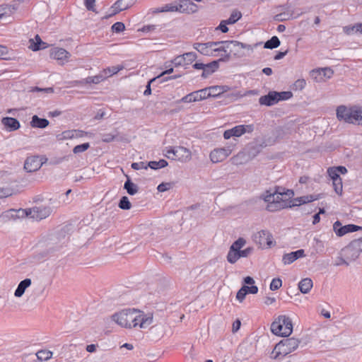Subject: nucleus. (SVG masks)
I'll list each match as a JSON object with an SVG mask.
<instances>
[{"label":"nucleus","mask_w":362,"mask_h":362,"mask_svg":"<svg viewBox=\"0 0 362 362\" xmlns=\"http://www.w3.org/2000/svg\"><path fill=\"white\" fill-rule=\"evenodd\" d=\"M117 325L125 328L139 326L145 328L153 322V315H146L143 311L136 308H125L115 313L111 317Z\"/></svg>","instance_id":"nucleus-1"},{"label":"nucleus","mask_w":362,"mask_h":362,"mask_svg":"<svg viewBox=\"0 0 362 362\" xmlns=\"http://www.w3.org/2000/svg\"><path fill=\"white\" fill-rule=\"evenodd\" d=\"M337 117L339 121L349 124H362V106H351L347 107L340 105L337 109Z\"/></svg>","instance_id":"nucleus-2"},{"label":"nucleus","mask_w":362,"mask_h":362,"mask_svg":"<svg viewBox=\"0 0 362 362\" xmlns=\"http://www.w3.org/2000/svg\"><path fill=\"white\" fill-rule=\"evenodd\" d=\"M299 343L300 341L293 337L282 339L274 346L272 357L278 359L286 356L298 348Z\"/></svg>","instance_id":"nucleus-3"},{"label":"nucleus","mask_w":362,"mask_h":362,"mask_svg":"<svg viewBox=\"0 0 362 362\" xmlns=\"http://www.w3.org/2000/svg\"><path fill=\"white\" fill-rule=\"evenodd\" d=\"M165 156L168 159L176 160L182 163L189 161L192 158L191 151L184 146L169 147Z\"/></svg>","instance_id":"nucleus-4"},{"label":"nucleus","mask_w":362,"mask_h":362,"mask_svg":"<svg viewBox=\"0 0 362 362\" xmlns=\"http://www.w3.org/2000/svg\"><path fill=\"white\" fill-rule=\"evenodd\" d=\"M228 86H214L208 88H203L206 90V99L208 98H216L223 95L225 97L230 98L231 100H236L239 95L238 93H227L224 94L227 90Z\"/></svg>","instance_id":"nucleus-5"},{"label":"nucleus","mask_w":362,"mask_h":362,"mask_svg":"<svg viewBox=\"0 0 362 362\" xmlns=\"http://www.w3.org/2000/svg\"><path fill=\"white\" fill-rule=\"evenodd\" d=\"M255 129L254 124H240L230 129H227L223 133L225 139H229L233 136L239 137L245 133H252Z\"/></svg>","instance_id":"nucleus-6"},{"label":"nucleus","mask_w":362,"mask_h":362,"mask_svg":"<svg viewBox=\"0 0 362 362\" xmlns=\"http://www.w3.org/2000/svg\"><path fill=\"white\" fill-rule=\"evenodd\" d=\"M272 189L266 190L262 194L259 198L267 203L266 209L270 212H275L281 210L279 202H274V196Z\"/></svg>","instance_id":"nucleus-7"},{"label":"nucleus","mask_w":362,"mask_h":362,"mask_svg":"<svg viewBox=\"0 0 362 362\" xmlns=\"http://www.w3.org/2000/svg\"><path fill=\"white\" fill-rule=\"evenodd\" d=\"M333 75L334 71L329 67L319 68L310 71L311 78L317 83L331 78Z\"/></svg>","instance_id":"nucleus-8"},{"label":"nucleus","mask_w":362,"mask_h":362,"mask_svg":"<svg viewBox=\"0 0 362 362\" xmlns=\"http://www.w3.org/2000/svg\"><path fill=\"white\" fill-rule=\"evenodd\" d=\"M197 57V55L195 52H186L182 55L177 56L171 61V62L175 65V66H182L187 69V66L194 62Z\"/></svg>","instance_id":"nucleus-9"},{"label":"nucleus","mask_w":362,"mask_h":362,"mask_svg":"<svg viewBox=\"0 0 362 362\" xmlns=\"http://www.w3.org/2000/svg\"><path fill=\"white\" fill-rule=\"evenodd\" d=\"M333 230L337 236L341 237L346 233L362 230V227L355 224H347L342 226L339 221H337L333 225Z\"/></svg>","instance_id":"nucleus-10"},{"label":"nucleus","mask_w":362,"mask_h":362,"mask_svg":"<svg viewBox=\"0 0 362 362\" xmlns=\"http://www.w3.org/2000/svg\"><path fill=\"white\" fill-rule=\"evenodd\" d=\"M215 42H220L218 46V47L214 48V53L218 52H223L226 54L228 53L227 50L231 45L233 47H241V48H247V49H252L251 45L245 44L236 40H226V41H216Z\"/></svg>","instance_id":"nucleus-11"},{"label":"nucleus","mask_w":362,"mask_h":362,"mask_svg":"<svg viewBox=\"0 0 362 362\" xmlns=\"http://www.w3.org/2000/svg\"><path fill=\"white\" fill-rule=\"evenodd\" d=\"M255 241L261 246H267L271 247L275 245L273 241L272 234L267 230H262L259 231L255 236Z\"/></svg>","instance_id":"nucleus-12"},{"label":"nucleus","mask_w":362,"mask_h":362,"mask_svg":"<svg viewBox=\"0 0 362 362\" xmlns=\"http://www.w3.org/2000/svg\"><path fill=\"white\" fill-rule=\"evenodd\" d=\"M220 42H207L205 43L195 42L193 44V48L200 54L205 56H216L214 54V47L219 45Z\"/></svg>","instance_id":"nucleus-13"},{"label":"nucleus","mask_w":362,"mask_h":362,"mask_svg":"<svg viewBox=\"0 0 362 362\" xmlns=\"http://www.w3.org/2000/svg\"><path fill=\"white\" fill-rule=\"evenodd\" d=\"M356 243L352 241L341 250L340 255L345 257L349 262L355 261L360 255L361 252L355 247Z\"/></svg>","instance_id":"nucleus-14"},{"label":"nucleus","mask_w":362,"mask_h":362,"mask_svg":"<svg viewBox=\"0 0 362 362\" xmlns=\"http://www.w3.org/2000/svg\"><path fill=\"white\" fill-rule=\"evenodd\" d=\"M42 165V159L38 156H29L24 163V169L29 173L35 172Z\"/></svg>","instance_id":"nucleus-15"},{"label":"nucleus","mask_w":362,"mask_h":362,"mask_svg":"<svg viewBox=\"0 0 362 362\" xmlns=\"http://www.w3.org/2000/svg\"><path fill=\"white\" fill-rule=\"evenodd\" d=\"M206 90H198L193 91L178 100L176 103H192L201 101L206 99Z\"/></svg>","instance_id":"nucleus-16"},{"label":"nucleus","mask_w":362,"mask_h":362,"mask_svg":"<svg viewBox=\"0 0 362 362\" xmlns=\"http://www.w3.org/2000/svg\"><path fill=\"white\" fill-rule=\"evenodd\" d=\"M230 151L226 148H216L209 155L212 163H216L224 160L230 154Z\"/></svg>","instance_id":"nucleus-17"},{"label":"nucleus","mask_w":362,"mask_h":362,"mask_svg":"<svg viewBox=\"0 0 362 362\" xmlns=\"http://www.w3.org/2000/svg\"><path fill=\"white\" fill-rule=\"evenodd\" d=\"M136 0H117L112 6L114 12L109 15L112 16L122 11L127 10L136 3Z\"/></svg>","instance_id":"nucleus-18"},{"label":"nucleus","mask_w":362,"mask_h":362,"mask_svg":"<svg viewBox=\"0 0 362 362\" xmlns=\"http://www.w3.org/2000/svg\"><path fill=\"white\" fill-rule=\"evenodd\" d=\"M1 124L7 132H13L21 127L19 121L14 117H4L1 119Z\"/></svg>","instance_id":"nucleus-19"},{"label":"nucleus","mask_w":362,"mask_h":362,"mask_svg":"<svg viewBox=\"0 0 362 362\" xmlns=\"http://www.w3.org/2000/svg\"><path fill=\"white\" fill-rule=\"evenodd\" d=\"M49 55L51 58L60 61L62 63H64V62L71 56L69 52L60 47L52 49Z\"/></svg>","instance_id":"nucleus-20"},{"label":"nucleus","mask_w":362,"mask_h":362,"mask_svg":"<svg viewBox=\"0 0 362 362\" xmlns=\"http://www.w3.org/2000/svg\"><path fill=\"white\" fill-rule=\"evenodd\" d=\"M305 256V251L303 249L298 250L290 253H286L283 255L282 262L284 264H290L300 257Z\"/></svg>","instance_id":"nucleus-21"},{"label":"nucleus","mask_w":362,"mask_h":362,"mask_svg":"<svg viewBox=\"0 0 362 362\" xmlns=\"http://www.w3.org/2000/svg\"><path fill=\"white\" fill-rule=\"evenodd\" d=\"M178 7L180 13H193L198 10V6L191 0H181Z\"/></svg>","instance_id":"nucleus-22"},{"label":"nucleus","mask_w":362,"mask_h":362,"mask_svg":"<svg viewBox=\"0 0 362 362\" xmlns=\"http://www.w3.org/2000/svg\"><path fill=\"white\" fill-rule=\"evenodd\" d=\"M255 280L252 277L247 276L243 279V291L246 294H256L258 292V287L254 285Z\"/></svg>","instance_id":"nucleus-23"},{"label":"nucleus","mask_w":362,"mask_h":362,"mask_svg":"<svg viewBox=\"0 0 362 362\" xmlns=\"http://www.w3.org/2000/svg\"><path fill=\"white\" fill-rule=\"evenodd\" d=\"M34 214L33 218L36 220H42L49 216L52 209L49 206H41L33 207Z\"/></svg>","instance_id":"nucleus-24"},{"label":"nucleus","mask_w":362,"mask_h":362,"mask_svg":"<svg viewBox=\"0 0 362 362\" xmlns=\"http://www.w3.org/2000/svg\"><path fill=\"white\" fill-rule=\"evenodd\" d=\"M259 103L261 105L267 107L272 106L277 103L276 91L271 90L267 95H262L259 98Z\"/></svg>","instance_id":"nucleus-25"},{"label":"nucleus","mask_w":362,"mask_h":362,"mask_svg":"<svg viewBox=\"0 0 362 362\" xmlns=\"http://www.w3.org/2000/svg\"><path fill=\"white\" fill-rule=\"evenodd\" d=\"M221 61H223V59H219L218 60L213 61L210 63H208L205 64L206 66H204L202 70V77L204 78H207L209 76L211 75L213 73H214L218 69V63Z\"/></svg>","instance_id":"nucleus-26"},{"label":"nucleus","mask_w":362,"mask_h":362,"mask_svg":"<svg viewBox=\"0 0 362 362\" xmlns=\"http://www.w3.org/2000/svg\"><path fill=\"white\" fill-rule=\"evenodd\" d=\"M279 320L281 321L284 337H288L293 332V324L291 318L286 315H280Z\"/></svg>","instance_id":"nucleus-27"},{"label":"nucleus","mask_w":362,"mask_h":362,"mask_svg":"<svg viewBox=\"0 0 362 362\" xmlns=\"http://www.w3.org/2000/svg\"><path fill=\"white\" fill-rule=\"evenodd\" d=\"M31 284L32 281L29 278H26L21 281L18 284L17 288L15 290L14 296L17 298L21 297L24 294L25 290L30 286Z\"/></svg>","instance_id":"nucleus-28"},{"label":"nucleus","mask_w":362,"mask_h":362,"mask_svg":"<svg viewBox=\"0 0 362 362\" xmlns=\"http://www.w3.org/2000/svg\"><path fill=\"white\" fill-rule=\"evenodd\" d=\"M49 124L48 119L39 117L37 115H33L30 121V126L33 128L45 129Z\"/></svg>","instance_id":"nucleus-29"},{"label":"nucleus","mask_w":362,"mask_h":362,"mask_svg":"<svg viewBox=\"0 0 362 362\" xmlns=\"http://www.w3.org/2000/svg\"><path fill=\"white\" fill-rule=\"evenodd\" d=\"M124 189L131 196L136 194L139 191V187L132 181L128 175H127V180L124 184Z\"/></svg>","instance_id":"nucleus-30"},{"label":"nucleus","mask_w":362,"mask_h":362,"mask_svg":"<svg viewBox=\"0 0 362 362\" xmlns=\"http://www.w3.org/2000/svg\"><path fill=\"white\" fill-rule=\"evenodd\" d=\"M313 281L310 278L303 279L298 284V288L302 293L306 294L313 288Z\"/></svg>","instance_id":"nucleus-31"},{"label":"nucleus","mask_w":362,"mask_h":362,"mask_svg":"<svg viewBox=\"0 0 362 362\" xmlns=\"http://www.w3.org/2000/svg\"><path fill=\"white\" fill-rule=\"evenodd\" d=\"M16 216L18 215H16V209H11L2 212L0 215V219L1 222L6 223L10 221H16Z\"/></svg>","instance_id":"nucleus-32"},{"label":"nucleus","mask_w":362,"mask_h":362,"mask_svg":"<svg viewBox=\"0 0 362 362\" xmlns=\"http://www.w3.org/2000/svg\"><path fill=\"white\" fill-rule=\"evenodd\" d=\"M179 11L178 4H168L165 6L156 8L152 10L153 13H158L162 12H175Z\"/></svg>","instance_id":"nucleus-33"},{"label":"nucleus","mask_w":362,"mask_h":362,"mask_svg":"<svg viewBox=\"0 0 362 362\" xmlns=\"http://www.w3.org/2000/svg\"><path fill=\"white\" fill-rule=\"evenodd\" d=\"M35 42L33 40H30V47L33 51H38L47 47L46 42H43L38 35H35Z\"/></svg>","instance_id":"nucleus-34"},{"label":"nucleus","mask_w":362,"mask_h":362,"mask_svg":"<svg viewBox=\"0 0 362 362\" xmlns=\"http://www.w3.org/2000/svg\"><path fill=\"white\" fill-rule=\"evenodd\" d=\"M271 331L272 332L276 335L280 337H284V329L283 325L281 324V321H280L279 319L278 320L274 321L271 325Z\"/></svg>","instance_id":"nucleus-35"},{"label":"nucleus","mask_w":362,"mask_h":362,"mask_svg":"<svg viewBox=\"0 0 362 362\" xmlns=\"http://www.w3.org/2000/svg\"><path fill=\"white\" fill-rule=\"evenodd\" d=\"M274 193L275 194H280L281 196H285V197H288V199L291 198L294 195V192L292 189H286L281 186H275L274 189H272Z\"/></svg>","instance_id":"nucleus-36"},{"label":"nucleus","mask_w":362,"mask_h":362,"mask_svg":"<svg viewBox=\"0 0 362 362\" xmlns=\"http://www.w3.org/2000/svg\"><path fill=\"white\" fill-rule=\"evenodd\" d=\"M281 42L277 36H273L264 44V48L273 49L280 46Z\"/></svg>","instance_id":"nucleus-37"},{"label":"nucleus","mask_w":362,"mask_h":362,"mask_svg":"<svg viewBox=\"0 0 362 362\" xmlns=\"http://www.w3.org/2000/svg\"><path fill=\"white\" fill-rule=\"evenodd\" d=\"M168 163L164 159H160L158 161H149L148 166L153 170H158L168 166Z\"/></svg>","instance_id":"nucleus-38"},{"label":"nucleus","mask_w":362,"mask_h":362,"mask_svg":"<svg viewBox=\"0 0 362 362\" xmlns=\"http://www.w3.org/2000/svg\"><path fill=\"white\" fill-rule=\"evenodd\" d=\"M36 356L40 361H47L52 358V352L47 349H42L36 353Z\"/></svg>","instance_id":"nucleus-39"},{"label":"nucleus","mask_w":362,"mask_h":362,"mask_svg":"<svg viewBox=\"0 0 362 362\" xmlns=\"http://www.w3.org/2000/svg\"><path fill=\"white\" fill-rule=\"evenodd\" d=\"M240 257L239 251L232 250L229 249L227 254V261L230 264H235Z\"/></svg>","instance_id":"nucleus-40"},{"label":"nucleus","mask_w":362,"mask_h":362,"mask_svg":"<svg viewBox=\"0 0 362 362\" xmlns=\"http://www.w3.org/2000/svg\"><path fill=\"white\" fill-rule=\"evenodd\" d=\"M310 202V201L309 195L296 197L293 199V203L292 204V205L288 206V207L298 206L301 204H305Z\"/></svg>","instance_id":"nucleus-41"},{"label":"nucleus","mask_w":362,"mask_h":362,"mask_svg":"<svg viewBox=\"0 0 362 362\" xmlns=\"http://www.w3.org/2000/svg\"><path fill=\"white\" fill-rule=\"evenodd\" d=\"M276 97L277 103L280 101L287 100L293 97V93L291 91H276Z\"/></svg>","instance_id":"nucleus-42"},{"label":"nucleus","mask_w":362,"mask_h":362,"mask_svg":"<svg viewBox=\"0 0 362 362\" xmlns=\"http://www.w3.org/2000/svg\"><path fill=\"white\" fill-rule=\"evenodd\" d=\"M118 206L123 210H129L132 207V204L127 196H123L119 199Z\"/></svg>","instance_id":"nucleus-43"},{"label":"nucleus","mask_w":362,"mask_h":362,"mask_svg":"<svg viewBox=\"0 0 362 362\" xmlns=\"http://www.w3.org/2000/svg\"><path fill=\"white\" fill-rule=\"evenodd\" d=\"M246 244V240L243 238H239L234 241L230 248L232 250L239 251Z\"/></svg>","instance_id":"nucleus-44"},{"label":"nucleus","mask_w":362,"mask_h":362,"mask_svg":"<svg viewBox=\"0 0 362 362\" xmlns=\"http://www.w3.org/2000/svg\"><path fill=\"white\" fill-rule=\"evenodd\" d=\"M242 18V13L240 11L235 10L233 11L230 17L226 20L229 25L235 23L239 19Z\"/></svg>","instance_id":"nucleus-45"},{"label":"nucleus","mask_w":362,"mask_h":362,"mask_svg":"<svg viewBox=\"0 0 362 362\" xmlns=\"http://www.w3.org/2000/svg\"><path fill=\"white\" fill-rule=\"evenodd\" d=\"M105 77H104L103 75H96L94 76H88L85 79L86 83H94L98 84L103 81L105 79Z\"/></svg>","instance_id":"nucleus-46"},{"label":"nucleus","mask_w":362,"mask_h":362,"mask_svg":"<svg viewBox=\"0 0 362 362\" xmlns=\"http://www.w3.org/2000/svg\"><path fill=\"white\" fill-rule=\"evenodd\" d=\"M159 25H144L140 30L144 33H158L160 31L161 28H158Z\"/></svg>","instance_id":"nucleus-47"},{"label":"nucleus","mask_w":362,"mask_h":362,"mask_svg":"<svg viewBox=\"0 0 362 362\" xmlns=\"http://www.w3.org/2000/svg\"><path fill=\"white\" fill-rule=\"evenodd\" d=\"M123 69L122 66H113L104 69V73L107 76H112L114 74H117L120 70Z\"/></svg>","instance_id":"nucleus-48"},{"label":"nucleus","mask_w":362,"mask_h":362,"mask_svg":"<svg viewBox=\"0 0 362 362\" xmlns=\"http://www.w3.org/2000/svg\"><path fill=\"white\" fill-rule=\"evenodd\" d=\"M332 185H333V188H334V192L339 194V195H341L342 194V191H343V184H342V180H334L332 181Z\"/></svg>","instance_id":"nucleus-49"},{"label":"nucleus","mask_w":362,"mask_h":362,"mask_svg":"<svg viewBox=\"0 0 362 362\" xmlns=\"http://www.w3.org/2000/svg\"><path fill=\"white\" fill-rule=\"evenodd\" d=\"M89 148H90V144L88 142L83 143V144L76 146L73 149V152L75 154H78V153L86 151Z\"/></svg>","instance_id":"nucleus-50"},{"label":"nucleus","mask_w":362,"mask_h":362,"mask_svg":"<svg viewBox=\"0 0 362 362\" xmlns=\"http://www.w3.org/2000/svg\"><path fill=\"white\" fill-rule=\"evenodd\" d=\"M306 85V81L303 78L296 80L292 86V89L294 90H301Z\"/></svg>","instance_id":"nucleus-51"},{"label":"nucleus","mask_w":362,"mask_h":362,"mask_svg":"<svg viewBox=\"0 0 362 362\" xmlns=\"http://www.w3.org/2000/svg\"><path fill=\"white\" fill-rule=\"evenodd\" d=\"M228 49H230L229 52L225 54L223 58H222L223 61L229 60L231 54H236L242 48L241 47H233V45H231Z\"/></svg>","instance_id":"nucleus-52"},{"label":"nucleus","mask_w":362,"mask_h":362,"mask_svg":"<svg viewBox=\"0 0 362 362\" xmlns=\"http://www.w3.org/2000/svg\"><path fill=\"white\" fill-rule=\"evenodd\" d=\"M282 286V281L279 278H274L272 280L269 286L271 291H276L281 288Z\"/></svg>","instance_id":"nucleus-53"},{"label":"nucleus","mask_w":362,"mask_h":362,"mask_svg":"<svg viewBox=\"0 0 362 362\" xmlns=\"http://www.w3.org/2000/svg\"><path fill=\"white\" fill-rule=\"evenodd\" d=\"M327 174L330 177L331 180L332 181L341 180V177L338 172L334 169V167H330L327 169Z\"/></svg>","instance_id":"nucleus-54"},{"label":"nucleus","mask_w":362,"mask_h":362,"mask_svg":"<svg viewBox=\"0 0 362 362\" xmlns=\"http://www.w3.org/2000/svg\"><path fill=\"white\" fill-rule=\"evenodd\" d=\"M113 33H119L125 29V25L122 22H116L111 27Z\"/></svg>","instance_id":"nucleus-55"},{"label":"nucleus","mask_w":362,"mask_h":362,"mask_svg":"<svg viewBox=\"0 0 362 362\" xmlns=\"http://www.w3.org/2000/svg\"><path fill=\"white\" fill-rule=\"evenodd\" d=\"M116 138V134L112 133L103 134L101 139L103 142L110 143L114 141Z\"/></svg>","instance_id":"nucleus-56"},{"label":"nucleus","mask_w":362,"mask_h":362,"mask_svg":"<svg viewBox=\"0 0 362 362\" xmlns=\"http://www.w3.org/2000/svg\"><path fill=\"white\" fill-rule=\"evenodd\" d=\"M172 187V183L170 182H162L157 187V190L160 192H164Z\"/></svg>","instance_id":"nucleus-57"},{"label":"nucleus","mask_w":362,"mask_h":362,"mask_svg":"<svg viewBox=\"0 0 362 362\" xmlns=\"http://www.w3.org/2000/svg\"><path fill=\"white\" fill-rule=\"evenodd\" d=\"M158 79V77H153L150 79L146 86V90L144 92V95L146 96L150 95L151 94V85Z\"/></svg>","instance_id":"nucleus-58"},{"label":"nucleus","mask_w":362,"mask_h":362,"mask_svg":"<svg viewBox=\"0 0 362 362\" xmlns=\"http://www.w3.org/2000/svg\"><path fill=\"white\" fill-rule=\"evenodd\" d=\"M274 134L276 139H282L286 135V132L283 127H279L275 129Z\"/></svg>","instance_id":"nucleus-59"},{"label":"nucleus","mask_w":362,"mask_h":362,"mask_svg":"<svg viewBox=\"0 0 362 362\" xmlns=\"http://www.w3.org/2000/svg\"><path fill=\"white\" fill-rule=\"evenodd\" d=\"M8 49L6 46L0 45V59H8L9 57H8Z\"/></svg>","instance_id":"nucleus-60"},{"label":"nucleus","mask_w":362,"mask_h":362,"mask_svg":"<svg viewBox=\"0 0 362 362\" xmlns=\"http://www.w3.org/2000/svg\"><path fill=\"white\" fill-rule=\"evenodd\" d=\"M132 168L134 170H138L141 169H147L148 164H146L144 162H139V163H132Z\"/></svg>","instance_id":"nucleus-61"},{"label":"nucleus","mask_w":362,"mask_h":362,"mask_svg":"<svg viewBox=\"0 0 362 362\" xmlns=\"http://www.w3.org/2000/svg\"><path fill=\"white\" fill-rule=\"evenodd\" d=\"M284 196H281L280 194H276L274 196V202H279V204L281 206V209L288 207L285 203V200L284 199Z\"/></svg>","instance_id":"nucleus-62"},{"label":"nucleus","mask_w":362,"mask_h":362,"mask_svg":"<svg viewBox=\"0 0 362 362\" xmlns=\"http://www.w3.org/2000/svg\"><path fill=\"white\" fill-rule=\"evenodd\" d=\"M227 25H229L226 20L221 21L219 25L216 28L217 30H220L222 33H226L228 31Z\"/></svg>","instance_id":"nucleus-63"},{"label":"nucleus","mask_w":362,"mask_h":362,"mask_svg":"<svg viewBox=\"0 0 362 362\" xmlns=\"http://www.w3.org/2000/svg\"><path fill=\"white\" fill-rule=\"evenodd\" d=\"M252 250L253 248L250 247L239 250L240 257H247L252 253Z\"/></svg>","instance_id":"nucleus-64"}]
</instances>
